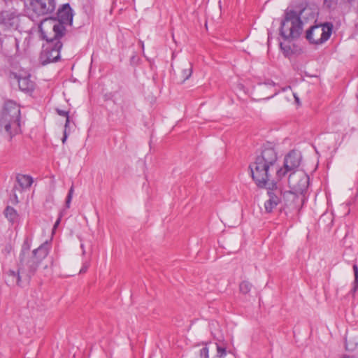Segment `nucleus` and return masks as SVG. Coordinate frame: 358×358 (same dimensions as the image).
Segmentation results:
<instances>
[{
  "mask_svg": "<svg viewBox=\"0 0 358 358\" xmlns=\"http://www.w3.org/2000/svg\"><path fill=\"white\" fill-rule=\"evenodd\" d=\"M22 15L17 10H6L0 12V29L16 30L18 29Z\"/></svg>",
  "mask_w": 358,
  "mask_h": 358,
  "instance_id": "obj_11",
  "label": "nucleus"
},
{
  "mask_svg": "<svg viewBox=\"0 0 358 358\" xmlns=\"http://www.w3.org/2000/svg\"><path fill=\"white\" fill-rule=\"evenodd\" d=\"M6 40L10 42L14 45L16 50L17 51L18 46H19V42H18L17 39L16 38L10 37V38H8Z\"/></svg>",
  "mask_w": 358,
  "mask_h": 358,
  "instance_id": "obj_26",
  "label": "nucleus"
},
{
  "mask_svg": "<svg viewBox=\"0 0 358 358\" xmlns=\"http://www.w3.org/2000/svg\"><path fill=\"white\" fill-rule=\"evenodd\" d=\"M20 119V106L13 101H7L3 106L0 116L1 129H3L12 138L21 131Z\"/></svg>",
  "mask_w": 358,
  "mask_h": 358,
  "instance_id": "obj_2",
  "label": "nucleus"
},
{
  "mask_svg": "<svg viewBox=\"0 0 358 358\" xmlns=\"http://www.w3.org/2000/svg\"><path fill=\"white\" fill-rule=\"evenodd\" d=\"M252 287V285L248 280L242 281L239 285V290L243 294H248Z\"/></svg>",
  "mask_w": 358,
  "mask_h": 358,
  "instance_id": "obj_22",
  "label": "nucleus"
},
{
  "mask_svg": "<svg viewBox=\"0 0 358 358\" xmlns=\"http://www.w3.org/2000/svg\"><path fill=\"white\" fill-rule=\"evenodd\" d=\"M73 192H74V187L72 185L69 190V193L67 194L66 199V207L67 208H70V205H71V200L73 198Z\"/></svg>",
  "mask_w": 358,
  "mask_h": 358,
  "instance_id": "obj_24",
  "label": "nucleus"
},
{
  "mask_svg": "<svg viewBox=\"0 0 358 358\" xmlns=\"http://www.w3.org/2000/svg\"><path fill=\"white\" fill-rule=\"evenodd\" d=\"M303 29V22L300 14L294 10H287L285 18L281 22L280 33L285 40L298 38Z\"/></svg>",
  "mask_w": 358,
  "mask_h": 358,
  "instance_id": "obj_3",
  "label": "nucleus"
},
{
  "mask_svg": "<svg viewBox=\"0 0 358 358\" xmlns=\"http://www.w3.org/2000/svg\"><path fill=\"white\" fill-rule=\"evenodd\" d=\"M293 96H294V99H295V101H296V103L298 105H299V104H300V101H299V97L296 96V94L295 93H293Z\"/></svg>",
  "mask_w": 358,
  "mask_h": 358,
  "instance_id": "obj_30",
  "label": "nucleus"
},
{
  "mask_svg": "<svg viewBox=\"0 0 358 358\" xmlns=\"http://www.w3.org/2000/svg\"><path fill=\"white\" fill-rule=\"evenodd\" d=\"M67 137H68L67 131H66V129H64V136H63V138L62 139V143H65V142H66V141L67 139Z\"/></svg>",
  "mask_w": 358,
  "mask_h": 358,
  "instance_id": "obj_29",
  "label": "nucleus"
},
{
  "mask_svg": "<svg viewBox=\"0 0 358 358\" xmlns=\"http://www.w3.org/2000/svg\"><path fill=\"white\" fill-rule=\"evenodd\" d=\"M57 111L59 115L65 117L66 119L67 118V117H69V112H67V111H64V110H57Z\"/></svg>",
  "mask_w": 358,
  "mask_h": 358,
  "instance_id": "obj_28",
  "label": "nucleus"
},
{
  "mask_svg": "<svg viewBox=\"0 0 358 358\" xmlns=\"http://www.w3.org/2000/svg\"><path fill=\"white\" fill-rule=\"evenodd\" d=\"M3 41H2V42H1V46H2V47L3 46Z\"/></svg>",
  "mask_w": 358,
  "mask_h": 358,
  "instance_id": "obj_34",
  "label": "nucleus"
},
{
  "mask_svg": "<svg viewBox=\"0 0 358 358\" xmlns=\"http://www.w3.org/2000/svg\"><path fill=\"white\" fill-rule=\"evenodd\" d=\"M39 29L43 38L48 42L58 41L66 32L65 26L55 18H46L41 21Z\"/></svg>",
  "mask_w": 358,
  "mask_h": 358,
  "instance_id": "obj_4",
  "label": "nucleus"
},
{
  "mask_svg": "<svg viewBox=\"0 0 358 358\" xmlns=\"http://www.w3.org/2000/svg\"><path fill=\"white\" fill-rule=\"evenodd\" d=\"M341 358H350L348 355H344Z\"/></svg>",
  "mask_w": 358,
  "mask_h": 358,
  "instance_id": "obj_33",
  "label": "nucleus"
},
{
  "mask_svg": "<svg viewBox=\"0 0 358 358\" xmlns=\"http://www.w3.org/2000/svg\"><path fill=\"white\" fill-rule=\"evenodd\" d=\"M357 98H358V94H357Z\"/></svg>",
  "mask_w": 358,
  "mask_h": 358,
  "instance_id": "obj_36",
  "label": "nucleus"
},
{
  "mask_svg": "<svg viewBox=\"0 0 358 358\" xmlns=\"http://www.w3.org/2000/svg\"><path fill=\"white\" fill-rule=\"evenodd\" d=\"M56 6V0H29V9L36 17L52 14Z\"/></svg>",
  "mask_w": 358,
  "mask_h": 358,
  "instance_id": "obj_10",
  "label": "nucleus"
},
{
  "mask_svg": "<svg viewBox=\"0 0 358 358\" xmlns=\"http://www.w3.org/2000/svg\"><path fill=\"white\" fill-rule=\"evenodd\" d=\"M4 213L6 218L10 222H14L18 216L17 211L10 206L6 207Z\"/></svg>",
  "mask_w": 358,
  "mask_h": 358,
  "instance_id": "obj_20",
  "label": "nucleus"
},
{
  "mask_svg": "<svg viewBox=\"0 0 358 358\" xmlns=\"http://www.w3.org/2000/svg\"><path fill=\"white\" fill-rule=\"evenodd\" d=\"M30 77V74L24 71L12 72L10 74V80L17 82L20 90L27 92H32L35 87V83Z\"/></svg>",
  "mask_w": 358,
  "mask_h": 358,
  "instance_id": "obj_15",
  "label": "nucleus"
},
{
  "mask_svg": "<svg viewBox=\"0 0 358 358\" xmlns=\"http://www.w3.org/2000/svg\"><path fill=\"white\" fill-rule=\"evenodd\" d=\"M30 249V245L27 240L24 242L22 250L20 254V265L17 271L9 269L4 273V278L6 283L9 287L20 286L21 278L20 271L24 265L25 254Z\"/></svg>",
  "mask_w": 358,
  "mask_h": 358,
  "instance_id": "obj_8",
  "label": "nucleus"
},
{
  "mask_svg": "<svg viewBox=\"0 0 358 358\" xmlns=\"http://www.w3.org/2000/svg\"><path fill=\"white\" fill-rule=\"evenodd\" d=\"M6 50H12V49H11V48H10V49H9V48H6Z\"/></svg>",
  "mask_w": 358,
  "mask_h": 358,
  "instance_id": "obj_35",
  "label": "nucleus"
},
{
  "mask_svg": "<svg viewBox=\"0 0 358 358\" xmlns=\"http://www.w3.org/2000/svg\"><path fill=\"white\" fill-rule=\"evenodd\" d=\"M57 21L59 22L64 26L65 24H71L73 21V12L69 3L64 4L62 8L58 9L57 13Z\"/></svg>",
  "mask_w": 358,
  "mask_h": 358,
  "instance_id": "obj_18",
  "label": "nucleus"
},
{
  "mask_svg": "<svg viewBox=\"0 0 358 358\" xmlns=\"http://www.w3.org/2000/svg\"><path fill=\"white\" fill-rule=\"evenodd\" d=\"M192 73V66L191 64H189L187 66L183 69L181 71L180 79L182 82H185L188 80Z\"/></svg>",
  "mask_w": 358,
  "mask_h": 358,
  "instance_id": "obj_21",
  "label": "nucleus"
},
{
  "mask_svg": "<svg viewBox=\"0 0 358 358\" xmlns=\"http://www.w3.org/2000/svg\"><path fill=\"white\" fill-rule=\"evenodd\" d=\"M281 208L286 213H298L305 201V195L299 194L293 191H282Z\"/></svg>",
  "mask_w": 358,
  "mask_h": 358,
  "instance_id": "obj_5",
  "label": "nucleus"
},
{
  "mask_svg": "<svg viewBox=\"0 0 358 358\" xmlns=\"http://www.w3.org/2000/svg\"><path fill=\"white\" fill-rule=\"evenodd\" d=\"M290 191L299 194H304L309 185V176L301 170L292 172L288 178Z\"/></svg>",
  "mask_w": 358,
  "mask_h": 358,
  "instance_id": "obj_9",
  "label": "nucleus"
},
{
  "mask_svg": "<svg viewBox=\"0 0 358 358\" xmlns=\"http://www.w3.org/2000/svg\"><path fill=\"white\" fill-rule=\"evenodd\" d=\"M278 154L273 148H265L250 165L252 177L257 185L264 187L277 182L285 176V171L280 167Z\"/></svg>",
  "mask_w": 358,
  "mask_h": 358,
  "instance_id": "obj_1",
  "label": "nucleus"
},
{
  "mask_svg": "<svg viewBox=\"0 0 358 358\" xmlns=\"http://www.w3.org/2000/svg\"><path fill=\"white\" fill-rule=\"evenodd\" d=\"M226 355V346L224 343L209 342L199 350L196 358H224Z\"/></svg>",
  "mask_w": 358,
  "mask_h": 358,
  "instance_id": "obj_12",
  "label": "nucleus"
},
{
  "mask_svg": "<svg viewBox=\"0 0 358 358\" xmlns=\"http://www.w3.org/2000/svg\"><path fill=\"white\" fill-rule=\"evenodd\" d=\"M33 178L28 175L17 174L16 176V183L12 189V194L10 196V201L12 204L16 205L19 203L17 192L22 193L28 189L32 185Z\"/></svg>",
  "mask_w": 358,
  "mask_h": 358,
  "instance_id": "obj_13",
  "label": "nucleus"
},
{
  "mask_svg": "<svg viewBox=\"0 0 358 358\" xmlns=\"http://www.w3.org/2000/svg\"><path fill=\"white\" fill-rule=\"evenodd\" d=\"M259 90L262 92H264V95H266L264 99H269L274 96L277 93L275 89V85L273 81L268 80L263 84L259 85Z\"/></svg>",
  "mask_w": 358,
  "mask_h": 358,
  "instance_id": "obj_19",
  "label": "nucleus"
},
{
  "mask_svg": "<svg viewBox=\"0 0 358 358\" xmlns=\"http://www.w3.org/2000/svg\"><path fill=\"white\" fill-rule=\"evenodd\" d=\"M69 122H70V120H69V117H67V118L66 119V122H65V129H67V127H69Z\"/></svg>",
  "mask_w": 358,
  "mask_h": 358,
  "instance_id": "obj_31",
  "label": "nucleus"
},
{
  "mask_svg": "<svg viewBox=\"0 0 358 358\" xmlns=\"http://www.w3.org/2000/svg\"><path fill=\"white\" fill-rule=\"evenodd\" d=\"M331 31L332 26L329 24L315 25L306 31V38L312 44H322L329 38Z\"/></svg>",
  "mask_w": 358,
  "mask_h": 358,
  "instance_id": "obj_7",
  "label": "nucleus"
},
{
  "mask_svg": "<svg viewBox=\"0 0 358 358\" xmlns=\"http://www.w3.org/2000/svg\"><path fill=\"white\" fill-rule=\"evenodd\" d=\"M301 164V156L299 154L292 151L285 157L284 160V167L282 168L285 174L288 172H293Z\"/></svg>",
  "mask_w": 358,
  "mask_h": 358,
  "instance_id": "obj_17",
  "label": "nucleus"
},
{
  "mask_svg": "<svg viewBox=\"0 0 358 358\" xmlns=\"http://www.w3.org/2000/svg\"><path fill=\"white\" fill-rule=\"evenodd\" d=\"M90 266V263L88 262H85L83 264L81 269L80 270V273H84L87 271V270L88 269Z\"/></svg>",
  "mask_w": 358,
  "mask_h": 358,
  "instance_id": "obj_27",
  "label": "nucleus"
},
{
  "mask_svg": "<svg viewBox=\"0 0 358 358\" xmlns=\"http://www.w3.org/2000/svg\"><path fill=\"white\" fill-rule=\"evenodd\" d=\"M62 48V43L60 41H56L54 45H49L44 49L40 56L41 63L45 65L57 62L60 57V50Z\"/></svg>",
  "mask_w": 358,
  "mask_h": 358,
  "instance_id": "obj_16",
  "label": "nucleus"
},
{
  "mask_svg": "<svg viewBox=\"0 0 358 358\" xmlns=\"http://www.w3.org/2000/svg\"><path fill=\"white\" fill-rule=\"evenodd\" d=\"M268 189V199L264 203L265 210L271 213L282 201V189L277 185V182H271L270 185H266Z\"/></svg>",
  "mask_w": 358,
  "mask_h": 358,
  "instance_id": "obj_14",
  "label": "nucleus"
},
{
  "mask_svg": "<svg viewBox=\"0 0 358 358\" xmlns=\"http://www.w3.org/2000/svg\"><path fill=\"white\" fill-rule=\"evenodd\" d=\"M50 251V245L46 241L32 252L31 257L25 263L27 266V277L30 278L37 271L39 265L45 259Z\"/></svg>",
  "mask_w": 358,
  "mask_h": 358,
  "instance_id": "obj_6",
  "label": "nucleus"
},
{
  "mask_svg": "<svg viewBox=\"0 0 358 358\" xmlns=\"http://www.w3.org/2000/svg\"><path fill=\"white\" fill-rule=\"evenodd\" d=\"M60 220H61V218H60V217H59V218L57 219V220L55 222V224H54V227H53V228H54V229H56V228L57 227V226L59 224Z\"/></svg>",
  "mask_w": 358,
  "mask_h": 358,
  "instance_id": "obj_32",
  "label": "nucleus"
},
{
  "mask_svg": "<svg viewBox=\"0 0 358 358\" xmlns=\"http://www.w3.org/2000/svg\"><path fill=\"white\" fill-rule=\"evenodd\" d=\"M280 49L282 50L285 56L288 57L292 52V48L289 45H285L282 43H280Z\"/></svg>",
  "mask_w": 358,
  "mask_h": 358,
  "instance_id": "obj_25",
  "label": "nucleus"
},
{
  "mask_svg": "<svg viewBox=\"0 0 358 358\" xmlns=\"http://www.w3.org/2000/svg\"><path fill=\"white\" fill-rule=\"evenodd\" d=\"M352 268L355 275L353 291L355 292L358 288V266L355 264L352 266Z\"/></svg>",
  "mask_w": 358,
  "mask_h": 358,
  "instance_id": "obj_23",
  "label": "nucleus"
}]
</instances>
